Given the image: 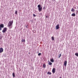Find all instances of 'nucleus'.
<instances>
[{"mask_svg": "<svg viewBox=\"0 0 78 78\" xmlns=\"http://www.w3.org/2000/svg\"><path fill=\"white\" fill-rule=\"evenodd\" d=\"M6 31H7V28L5 27L3 29L2 31L3 32V33H5V32H6Z\"/></svg>", "mask_w": 78, "mask_h": 78, "instance_id": "obj_3", "label": "nucleus"}, {"mask_svg": "<svg viewBox=\"0 0 78 78\" xmlns=\"http://www.w3.org/2000/svg\"><path fill=\"white\" fill-rule=\"evenodd\" d=\"M37 7L38 8V10L39 11H42V7H41V6L40 5H38Z\"/></svg>", "mask_w": 78, "mask_h": 78, "instance_id": "obj_2", "label": "nucleus"}, {"mask_svg": "<svg viewBox=\"0 0 78 78\" xmlns=\"http://www.w3.org/2000/svg\"><path fill=\"white\" fill-rule=\"evenodd\" d=\"M72 16H73V17H75L76 16V14L75 13H73L71 15Z\"/></svg>", "mask_w": 78, "mask_h": 78, "instance_id": "obj_9", "label": "nucleus"}, {"mask_svg": "<svg viewBox=\"0 0 78 78\" xmlns=\"http://www.w3.org/2000/svg\"><path fill=\"white\" fill-rule=\"evenodd\" d=\"M54 1H56V0H54Z\"/></svg>", "mask_w": 78, "mask_h": 78, "instance_id": "obj_27", "label": "nucleus"}, {"mask_svg": "<svg viewBox=\"0 0 78 78\" xmlns=\"http://www.w3.org/2000/svg\"><path fill=\"white\" fill-rule=\"evenodd\" d=\"M50 61L51 62H54V59L53 58H51L50 59Z\"/></svg>", "mask_w": 78, "mask_h": 78, "instance_id": "obj_10", "label": "nucleus"}, {"mask_svg": "<svg viewBox=\"0 0 78 78\" xmlns=\"http://www.w3.org/2000/svg\"><path fill=\"white\" fill-rule=\"evenodd\" d=\"M15 14L16 15V14H17V11H16L15 12Z\"/></svg>", "mask_w": 78, "mask_h": 78, "instance_id": "obj_19", "label": "nucleus"}, {"mask_svg": "<svg viewBox=\"0 0 78 78\" xmlns=\"http://www.w3.org/2000/svg\"><path fill=\"white\" fill-rule=\"evenodd\" d=\"M48 75H51V73L50 72H48L47 73Z\"/></svg>", "mask_w": 78, "mask_h": 78, "instance_id": "obj_11", "label": "nucleus"}, {"mask_svg": "<svg viewBox=\"0 0 78 78\" xmlns=\"http://www.w3.org/2000/svg\"><path fill=\"white\" fill-rule=\"evenodd\" d=\"M33 16L34 17H36V15H35L34 14H33Z\"/></svg>", "mask_w": 78, "mask_h": 78, "instance_id": "obj_22", "label": "nucleus"}, {"mask_svg": "<svg viewBox=\"0 0 78 78\" xmlns=\"http://www.w3.org/2000/svg\"><path fill=\"white\" fill-rule=\"evenodd\" d=\"M0 27H1V28H4V25H3V24H1L0 25Z\"/></svg>", "mask_w": 78, "mask_h": 78, "instance_id": "obj_7", "label": "nucleus"}, {"mask_svg": "<svg viewBox=\"0 0 78 78\" xmlns=\"http://www.w3.org/2000/svg\"><path fill=\"white\" fill-rule=\"evenodd\" d=\"M46 67V65H45V64H43V67H44V68H45Z\"/></svg>", "mask_w": 78, "mask_h": 78, "instance_id": "obj_13", "label": "nucleus"}, {"mask_svg": "<svg viewBox=\"0 0 78 78\" xmlns=\"http://www.w3.org/2000/svg\"><path fill=\"white\" fill-rule=\"evenodd\" d=\"M61 54H60V55L58 57L59 58H60V57H61Z\"/></svg>", "mask_w": 78, "mask_h": 78, "instance_id": "obj_21", "label": "nucleus"}, {"mask_svg": "<svg viewBox=\"0 0 78 78\" xmlns=\"http://www.w3.org/2000/svg\"><path fill=\"white\" fill-rule=\"evenodd\" d=\"M48 64H49V65H50V66H51V65H52V63L51 62H49Z\"/></svg>", "mask_w": 78, "mask_h": 78, "instance_id": "obj_18", "label": "nucleus"}, {"mask_svg": "<svg viewBox=\"0 0 78 78\" xmlns=\"http://www.w3.org/2000/svg\"><path fill=\"white\" fill-rule=\"evenodd\" d=\"M2 28L0 27V30H2Z\"/></svg>", "mask_w": 78, "mask_h": 78, "instance_id": "obj_25", "label": "nucleus"}, {"mask_svg": "<svg viewBox=\"0 0 78 78\" xmlns=\"http://www.w3.org/2000/svg\"><path fill=\"white\" fill-rule=\"evenodd\" d=\"M51 39H52V41H54L55 40V39L54 38V37H51Z\"/></svg>", "mask_w": 78, "mask_h": 78, "instance_id": "obj_16", "label": "nucleus"}, {"mask_svg": "<svg viewBox=\"0 0 78 78\" xmlns=\"http://www.w3.org/2000/svg\"><path fill=\"white\" fill-rule=\"evenodd\" d=\"M67 62L66 61H65L64 62V66H65V67H66V66H67Z\"/></svg>", "mask_w": 78, "mask_h": 78, "instance_id": "obj_6", "label": "nucleus"}, {"mask_svg": "<svg viewBox=\"0 0 78 78\" xmlns=\"http://www.w3.org/2000/svg\"><path fill=\"white\" fill-rule=\"evenodd\" d=\"M26 28H27V26H26Z\"/></svg>", "mask_w": 78, "mask_h": 78, "instance_id": "obj_26", "label": "nucleus"}, {"mask_svg": "<svg viewBox=\"0 0 78 78\" xmlns=\"http://www.w3.org/2000/svg\"><path fill=\"white\" fill-rule=\"evenodd\" d=\"M46 18H48V16H46Z\"/></svg>", "mask_w": 78, "mask_h": 78, "instance_id": "obj_23", "label": "nucleus"}, {"mask_svg": "<svg viewBox=\"0 0 78 78\" xmlns=\"http://www.w3.org/2000/svg\"><path fill=\"white\" fill-rule=\"evenodd\" d=\"M43 9H45V7H44L43 8Z\"/></svg>", "mask_w": 78, "mask_h": 78, "instance_id": "obj_24", "label": "nucleus"}, {"mask_svg": "<svg viewBox=\"0 0 78 78\" xmlns=\"http://www.w3.org/2000/svg\"><path fill=\"white\" fill-rule=\"evenodd\" d=\"M38 56H41V53H39L38 54Z\"/></svg>", "mask_w": 78, "mask_h": 78, "instance_id": "obj_20", "label": "nucleus"}, {"mask_svg": "<svg viewBox=\"0 0 78 78\" xmlns=\"http://www.w3.org/2000/svg\"><path fill=\"white\" fill-rule=\"evenodd\" d=\"M59 24H58L55 26L56 30H58L59 28Z\"/></svg>", "mask_w": 78, "mask_h": 78, "instance_id": "obj_4", "label": "nucleus"}, {"mask_svg": "<svg viewBox=\"0 0 78 78\" xmlns=\"http://www.w3.org/2000/svg\"><path fill=\"white\" fill-rule=\"evenodd\" d=\"M3 52V49L2 48H0V53Z\"/></svg>", "mask_w": 78, "mask_h": 78, "instance_id": "obj_5", "label": "nucleus"}, {"mask_svg": "<svg viewBox=\"0 0 78 78\" xmlns=\"http://www.w3.org/2000/svg\"><path fill=\"white\" fill-rule=\"evenodd\" d=\"M75 55H76V56H77L78 57V53H75Z\"/></svg>", "mask_w": 78, "mask_h": 78, "instance_id": "obj_15", "label": "nucleus"}, {"mask_svg": "<svg viewBox=\"0 0 78 78\" xmlns=\"http://www.w3.org/2000/svg\"><path fill=\"white\" fill-rule=\"evenodd\" d=\"M12 75H13V77H15V74L14 73H13Z\"/></svg>", "mask_w": 78, "mask_h": 78, "instance_id": "obj_17", "label": "nucleus"}, {"mask_svg": "<svg viewBox=\"0 0 78 78\" xmlns=\"http://www.w3.org/2000/svg\"><path fill=\"white\" fill-rule=\"evenodd\" d=\"M52 72L53 73H55V68H53L52 69Z\"/></svg>", "mask_w": 78, "mask_h": 78, "instance_id": "obj_8", "label": "nucleus"}, {"mask_svg": "<svg viewBox=\"0 0 78 78\" xmlns=\"http://www.w3.org/2000/svg\"><path fill=\"white\" fill-rule=\"evenodd\" d=\"M71 11L72 12H75V9H74L73 8L72 9Z\"/></svg>", "mask_w": 78, "mask_h": 78, "instance_id": "obj_12", "label": "nucleus"}, {"mask_svg": "<svg viewBox=\"0 0 78 78\" xmlns=\"http://www.w3.org/2000/svg\"><path fill=\"white\" fill-rule=\"evenodd\" d=\"M29 54H30V52L29 53Z\"/></svg>", "mask_w": 78, "mask_h": 78, "instance_id": "obj_28", "label": "nucleus"}, {"mask_svg": "<svg viewBox=\"0 0 78 78\" xmlns=\"http://www.w3.org/2000/svg\"><path fill=\"white\" fill-rule=\"evenodd\" d=\"M12 23H13V21H10L8 23V27H11L12 25Z\"/></svg>", "mask_w": 78, "mask_h": 78, "instance_id": "obj_1", "label": "nucleus"}, {"mask_svg": "<svg viewBox=\"0 0 78 78\" xmlns=\"http://www.w3.org/2000/svg\"><path fill=\"white\" fill-rule=\"evenodd\" d=\"M21 41H22V42H25V39L24 40L22 39L21 40Z\"/></svg>", "mask_w": 78, "mask_h": 78, "instance_id": "obj_14", "label": "nucleus"}]
</instances>
